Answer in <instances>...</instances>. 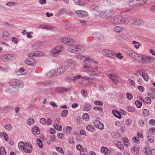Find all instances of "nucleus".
Instances as JSON below:
<instances>
[{
	"label": "nucleus",
	"instance_id": "2",
	"mask_svg": "<svg viewBox=\"0 0 155 155\" xmlns=\"http://www.w3.org/2000/svg\"><path fill=\"white\" fill-rule=\"evenodd\" d=\"M154 58L152 57L145 55H140L137 60L141 63L148 64L151 61L154 60Z\"/></svg>",
	"mask_w": 155,
	"mask_h": 155
},
{
	"label": "nucleus",
	"instance_id": "47",
	"mask_svg": "<svg viewBox=\"0 0 155 155\" xmlns=\"http://www.w3.org/2000/svg\"><path fill=\"white\" fill-rule=\"evenodd\" d=\"M142 76L145 81H148L149 77L148 75L146 73L143 72Z\"/></svg>",
	"mask_w": 155,
	"mask_h": 155
},
{
	"label": "nucleus",
	"instance_id": "11",
	"mask_svg": "<svg viewBox=\"0 0 155 155\" xmlns=\"http://www.w3.org/2000/svg\"><path fill=\"white\" fill-rule=\"evenodd\" d=\"M15 55L12 54H5L1 56V59L4 61L7 62L12 60L14 57Z\"/></svg>",
	"mask_w": 155,
	"mask_h": 155
},
{
	"label": "nucleus",
	"instance_id": "55",
	"mask_svg": "<svg viewBox=\"0 0 155 155\" xmlns=\"http://www.w3.org/2000/svg\"><path fill=\"white\" fill-rule=\"evenodd\" d=\"M127 110L128 111L130 112H134L135 111V109L132 106H129L127 107Z\"/></svg>",
	"mask_w": 155,
	"mask_h": 155
},
{
	"label": "nucleus",
	"instance_id": "6",
	"mask_svg": "<svg viewBox=\"0 0 155 155\" xmlns=\"http://www.w3.org/2000/svg\"><path fill=\"white\" fill-rule=\"evenodd\" d=\"M114 14L113 11L111 10H107L102 11L100 13V16L102 18L105 19L111 16Z\"/></svg>",
	"mask_w": 155,
	"mask_h": 155
},
{
	"label": "nucleus",
	"instance_id": "48",
	"mask_svg": "<svg viewBox=\"0 0 155 155\" xmlns=\"http://www.w3.org/2000/svg\"><path fill=\"white\" fill-rule=\"evenodd\" d=\"M133 141L135 143L138 144L140 143V138L137 137H134L133 138Z\"/></svg>",
	"mask_w": 155,
	"mask_h": 155
},
{
	"label": "nucleus",
	"instance_id": "54",
	"mask_svg": "<svg viewBox=\"0 0 155 155\" xmlns=\"http://www.w3.org/2000/svg\"><path fill=\"white\" fill-rule=\"evenodd\" d=\"M36 142L37 144L40 148H41L42 147L43 145L40 139H38Z\"/></svg>",
	"mask_w": 155,
	"mask_h": 155
},
{
	"label": "nucleus",
	"instance_id": "25",
	"mask_svg": "<svg viewBox=\"0 0 155 155\" xmlns=\"http://www.w3.org/2000/svg\"><path fill=\"white\" fill-rule=\"evenodd\" d=\"M66 61L69 65L72 67H74L77 64L76 61L72 59H68Z\"/></svg>",
	"mask_w": 155,
	"mask_h": 155
},
{
	"label": "nucleus",
	"instance_id": "37",
	"mask_svg": "<svg viewBox=\"0 0 155 155\" xmlns=\"http://www.w3.org/2000/svg\"><path fill=\"white\" fill-rule=\"evenodd\" d=\"M93 37L96 39H99L101 37V35L99 33L95 32L92 34Z\"/></svg>",
	"mask_w": 155,
	"mask_h": 155
},
{
	"label": "nucleus",
	"instance_id": "43",
	"mask_svg": "<svg viewBox=\"0 0 155 155\" xmlns=\"http://www.w3.org/2000/svg\"><path fill=\"white\" fill-rule=\"evenodd\" d=\"M116 145L117 147L120 150H123L124 148L123 144L120 141L117 142Z\"/></svg>",
	"mask_w": 155,
	"mask_h": 155
},
{
	"label": "nucleus",
	"instance_id": "10",
	"mask_svg": "<svg viewBox=\"0 0 155 155\" xmlns=\"http://www.w3.org/2000/svg\"><path fill=\"white\" fill-rule=\"evenodd\" d=\"M60 41L63 44L68 45H71L74 42V40L72 38L65 37L61 38Z\"/></svg>",
	"mask_w": 155,
	"mask_h": 155
},
{
	"label": "nucleus",
	"instance_id": "12",
	"mask_svg": "<svg viewBox=\"0 0 155 155\" xmlns=\"http://www.w3.org/2000/svg\"><path fill=\"white\" fill-rule=\"evenodd\" d=\"M100 118L97 117L94 122V124L95 127L101 130H103L104 128V124L100 121Z\"/></svg>",
	"mask_w": 155,
	"mask_h": 155
},
{
	"label": "nucleus",
	"instance_id": "56",
	"mask_svg": "<svg viewBox=\"0 0 155 155\" xmlns=\"http://www.w3.org/2000/svg\"><path fill=\"white\" fill-rule=\"evenodd\" d=\"M143 114L144 116L147 117L149 115V112L148 110L145 109L143 110Z\"/></svg>",
	"mask_w": 155,
	"mask_h": 155
},
{
	"label": "nucleus",
	"instance_id": "7",
	"mask_svg": "<svg viewBox=\"0 0 155 155\" xmlns=\"http://www.w3.org/2000/svg\"><path fill=\"white\" fill-rule=\"evenodd\" d=\"M102 54L104 56L112 59L115 58V52L113 50L104 49L102 52Z\"/></svg>",
	"mask_w": 155,
	"mask_h": 155
},
{
	"label": "nucleus",
	"instance_id": "8",
	"mask_svg": "<svg viewBox=\"0 0 155 155\" xmlns=\"http://www.w3.org/2000/svg\"><path fill=\"white\" fill-rule=\"evenodd\" d=\"M147 0H131L129 2V5L134 6L136 5H143L145 4Z\"/></svg>",
	"mask_w": 155,
	"mask_h": 155
},
{
	"label": "nucleus",
	"instance_id": "14",
	"mask_svg": "<svg viewBox=\"0 0 155 155\" xmlns=\"http://www.w3.org/2000/svg\"><path fill=\"white\" fill-rule=\"evenodd\" d=\"M88 61L92 63H97L96 61H94L91 58L89 57H87L85 58L83 61V68H85L86 66H88L87 65L88 63Z\"/></svg>",
	"mask_w": 155,
	"mask_h": 155
},
{
	"label": "nucleus",
	"instance_id": "49",
	"mask_svg": "<svg viewBox=\"0 0 155 155\" xmlns=\"http://www.w3.org/2000/svg\"><path fill=\"white\" fill-rule=\"evenodd\" d=\"M82 117L84 120L86 121H87L89 120V116L88 114L85 113L83 114Z\"/></svg>",
	"mask_w": 155,
	"mask_h": 155
},
{
	"label": "nucleus",
	"instance_id": "17",
	"mask_svg": "<svg viewBox=\"0 0 155 155\" xmlns=\"http://www.w3.org/2000/svg\"><path fill=\"white\" fill-rule=\"evenodd\" d=\"M68 67L66 66H63L57 69V73L58 75H61L64 72H65L68 69Z\"/></svg>",
	"mask_w": 155,
	"mask_h": 155
},
{
	"label": "nucleus",
	"instance_id": "63",
	"mask_svg": "<svg viewBox=\"0 0 155 155\" xmlns=\"http://www.w3.org/2000/svg\"><path fill=\"white\" fill-rule=\"evenodd\" d=\"M127 98L129 100H131L133 98L132 95L129 93H127L126 94Z\"/></svg>",
	"mask_w": 155,
	"mask_h": 155
},
{
	"label": "nucleus",
	"instance_id": "36",
	"mask_svg": "<svg viewBox=\"0 0 155 155\" xmlns=\"http://www.w3.org/2000/svg\"><path fill=\"white\" fill-rule=\"evenodd\" d=\"M32 131L33 133L34 134H39V129L38 127H34L32 129Z\"/></svg>",
	"mask_w": 155,
	"mask_h": 155
},
{
	"label": "nucleus",
	"instance_id": "4",
	"mask_svg": "<svg viewBox=\"0 0 155 155\" xmlns=\"http://www.w3.org/2000/svg\"><path fill=\"white\" fill-rule=\"evenodd\" d=\"M64 50V48L62 45L57 46L53 48L51 51V55L53 57H57L60 53Z\"/></svg>",
	"mask_w": 155,
	"mask_h": 155
},
{
	"label": "nucleus",
	"instance_id": "59",
	"mask_svg": "<svg viewBox=\"0 0 155 155\" xmlns=\"http://www.w3.org/2000/svg\"><path fill=\"white\" fill-rule=\"evenodd\" d=\"M56 140V137L54 135H51L50 136L49 141L51 142H55Z\"/></svg>",
	"mask_w": 155,
	"mask_h": 155
},
{
	"label": "nucleus",
	"instance_id": "24",
	"mask_svg": "<svg viewBox=\"0 0 155 155\" xmlns=\"http://www.w3.org/2000/svg\"><path fill=\"white\" fill-rule=\"evenodd\" d=\"M143 23V22L142 20L138 18H135V21L132 24H134L135 25H140Z\"/></svg>",
	"mask_w": 155,
	"mask_h": 155
},
{
	"label": "nucleus",
	"instance_id": "35",
	"mask_svg": "<svg viewBox=\"0 0 155 155\" xmlns=\"http://www.w3.org/2000/svg\"><path fill=\"white\" fill-rule=\"evenodd\" d=\"M152 150L148 147H145L143 150V152L146 155H148L151 154Z\"/></svg>",
	"mask_w": 155,
	"mask_h": 155
},
{
	"label": "nucleus",
	"instance_id": "51",
	"mask_svg": "<svg viewBox=\"0 0 155 155\" xmlns=\"http://www.w3.org/2000/svg\"><path fill=\"white\" fill-rule=\"evenodd\" d=\"M123 141L125 145L127 147L129 144V141L128 139L126 137H124L123 138Z\"/></svg>",
	"mask_w": 155,
	"mask_h": 155
},
{
	"label": "nucleus",
	"instance_id": "58",
	"mask_svg": "<svg viewBox=\"0 0 155 155\" xmlns=\"http://www.w3.org/2000/svg\"><path fill=\"white\" fill-rule=\"evenodd\" d=\"M144 101L148 104H150L151 102V100L149 97H146L145 98Z\"/></svg>",
	"mask_w": 155,
	"mask_h": 155
},
{
	"label": "nucleus",
	"instance_id": "52",
	"mask_svg": "<svg viewBox=\"0 0 155 155\" xmlns=\"http://www.w3.org/2000/svg\"><path fill=\"white\" fill-rule=\"evenodd\" d=\"M39 27L42 29H48L49 28V26H47L46 24L40 25Z\"/></svg>",
	"mask_w": 155,
	"mask_h": 155
},
{
	"label": "nucleus",
	"instance_id": "29",
	"mask_svg": "<svg viewBox=\"0 0 155 155\" xmlns=\"http://www.w3.org/2000/svg\"><path fill=\"white\" fill-rule=\"evenodd\" d=\"M134 21L135 18H133L132 17H127V19H126V21L124 23L126 24H130L131 25H134V24H132L134 22Z\"/></svg>",
	"mask_w": 155,
	"mask_h": 155
},
{
	"label": "nucleus",
	"instance_id": "44",
	"mask_svg": "<svg viewBox=\"0 0 155 155\" xmlns=\"http://www.w3.org/2000/svg\"><path fill=\"white\" fill-rule=\"evenodd\" d=\"M54 127L56 130L61 131L62 129V127L61 126L58 125L57 123H55L54 124Z\"/></svg>",
	"mask_w": 155,
	"mask_h": 155
},
{
	"label": "nucleus",
	"instance_id": "46",
	"mask_svg": "<svg viewBox=\"0 0 155 155\" xmlns=\"http://www.w3.org/2000/svg\"><path fill=\"white\" fill-rule=\"evenodd\" d=\"M2 137H4L5 140L8 142L9 141L8 137L7 134L4 132H3V134H2Z\"/></svg>",
	"mask_w": 155,
	"mask_h": 155
},
{
	"label": "nucleus",
	"instance_id": "39",
	"mask_svg": "<svg viewBox=\"0 0 155 155\" xmlns=\"http://www.w3.org/2000/svg\"><path fill=\"white\" fill-rule=\"evenodd\" d=\"M4 128L7 131L11 130L12 128V125L9 124H7L4 127Z\"/></svg>",
	"mask_w": 155,
	"mask_h": 155
},
{
	"label": "nucleus",
	"instance_id": "64",
	"mask_svg": "<svg viewBox=\"0 0 155 155\" xmlns=\"http://www.w3.org/2000/svg\"><path fill=\"white\" fill-rule=\"evenodd\" d=\"M149 132L152 134H155V129L154 128H152L149 129Z\"/></svg>",
	"mask_w": 155,
	"mask_h": 155
},
{
	"label": "nucleus",
	"instance_id": "45",
	"mask_svg": "<svg viewBox=\"0 0 155 155\" xmlns=\"http://www.w3.org/2000/svg\"><path fill=\"white\" fill-rule=\"evenodd\" d=\"M27 122L28 124L29 125L31 126V125H32L34 124V120L32 118H29L27 120Z\"/></svg>",
	"mask_w": 155,
	"mask_h": 155
},
{
	"label": "nucleus",
	"instance_id": "41",
	"mask_svg": "<svg viewBox=\"0 0 155 155\" xmlns=\"http://www.w3.org/2000/svg\"><path fill=\"white\" fill-rule=\"evenodd\" d=\"M86 128L88 131L92 132L94 131L95 127L92 125H88L86 127Z\"/></svg>",
	"mask_w": 155,
	"mask_h": 155
},
{
	"label": "nucleus",
	"instance_id": "34",
	"mask_svg": "<svg viewBox=\"0 0 155 155\" xmlns=\"http://www.w3.org/2000/svg\"><path fill=\"white\" fill-rule=\"evenodd\" d=\"M132 153L134 154H137L139 153V148L136 147H133L131 149Z\"/></svg>",
	"mask_w": 155,
	"mask_h": 155
},
{
	"label": "nucleus",
	"instance_id": "1",
	"mask_svg": "<svg viewBox=\"0 0 155 155\" xmlns=\"http://www.w3.org/2000/svg\"><path fill=\"white\" fill-rule=\"evenodd\" d=\"M84 71L87 72H90V74L93 76L98 75L101 74V68L97 66H95L94 68H93L91 65L86 66L83 68Z\"/></svg>",
	"mask_w": 155,
	"mask_h": 155
},
{
	"label": "nucleus",
	"instance_id": "33",
	"mask_svg": "<svg viewBox=\"0 0 155 155\" xmlns=\"http://www.w3.org/2000/svg\"><path fill=\"white\" fill-rule=\"evenodd\" d=\"M55 90L57 92L59 93H61L67 91V89L63 87H57L56 88Z\"/></svg>",
	"mask_w": 155,
	"mask_h": 155
},
{
	"label": "nucleus",
	"instance_id": "16",
	"mask_svg": "<svg viewBox=\"0 0 155 155\" xmlns=\"http://www.w3.org/2000/svg\"><path fill=\"white\" fill-rule=\"evenodd\" d=\"M43 43L41 42H36L33 43L31 46V48L33 50L38 49L40 48L42 45Z\"/></svg>",
	"mask_w": 155,
	"mask_h": 155
},
{
	"label": "nucleus",
	"instance_id": "19",
	"mask_svg": "<svg viewBox=\"0 0 155 155\" xmlns=\"http://www.w3.org/2000/svg\"><path fill=\"white\" fill-rule=\"evenodd\" d=\"M27 72V70L23 68H20L19 70L15 72V74L18 76L24 75Z\"/></svg>",
	"mask_w": 155,
	"mask_h": 155
},
{
	"label": "nucleus",
	"instance_id": "9",
	"mask_svg": "<svg viewBox=\"0 0 155 155\" xmlns=\"http://www.w3.org/2000/svg\"><path fill=\"white\" fill-rule=\"evenodd\" d=\"M5 92L11 94H14L18 92V89L16 87L10 85L6 87Z\"/></svg>",
	"mask_w": 155,
	"mask_h": 155
},
{
	"label": "nucleus",
	"instance_id": "42",
	"mask_svg": "<svg viewBox=\"0 0 155 155\" xmlns=\"http://www.w3.org/2000/svg\"><path fill=\"white\" fill-rule=\"evenodd\" d=\"M132 43L135 45H134V47L137 49H138L139 47L141 46L140 44L138 42L136 41H132Z\"/></svg>",
	"mask_w": 155,
	"mask_h": 155
},
{
	"label": "nucleus",
	"instance_id": "60",
	"mask_svg": "<svg viewBox=\"0 0 155 155\" xmlns=\"http://www.w3.org/2000/svg\"><path fill=\"white\" fill-rule=\"evenodd\" d=\"M91 107V106L90 105L87 104L84 106V110L85 111H88L90 110Z\"/></svg>",
	"mask_w": 155,
	"mask_h": 155
},
{
	"label": "nucleus",
	"instance_id": "53",
	"mask_svg": "<svg viewBox=\"0 0 155 155\" xmlns=\"http://www.w3.org/2000/svg\"><path fill=\"white\" fill-rule=\"evenodd\" d=\"M137 107L138 108H140L142 105V103L138 100H136L135 102Z\"/></svg>",
	"mask_w": 155,
	"mask_h": 155
},
{
	"label": "nucleus",
	"instance_id": "20",
	"mask_svg": "<svg viewBox=\"0 0 155 155\" xmlns=\"http://www.w3.org/2000/svg\"><path fill=\"white\" fill-rule=\"evenodd\" d=\"M77 45H70L68 48V50L69 52L77 54Z\"/></svg>",
	"mask_w": 155,
	"mask_h": 155
},
{
	"label": "nucleus",
	"instance_id": "57",
	"mask_svg": "<svg viewBox=\"0 0 155 155\" xmlns=\"http://www.w3.org/2000/svg\"><path fill=\"white\" fill-rule=\"evenodd\" d=\"M116 57L118 59H121L124 58L123 56L122 55V54L120 53H115Z\"/></svg>",
	"mask_w": 155,
	"mask_h": 155
},
{
	"label": "nucleus",
	"instance_id": "32",
	"mask_svg": "<svg viewBox=\"0 0 155 155\" xmlns=\"http://www.w3.org/2000/svg\"><path fill=\"white\" fill-rule=\"evenodd\" d=\"M25 144L23 141L19 142L18 144V147L19 149L21 151H23Z\"/></svg>",
	"mask_w": 155,
	"mask_h": 155
},
{
	"label": "nucleus",
	"instance_id": "27",
	"mask_svg": "<svg viewBox=\"0 0 155 155\" xmlns=\"http://www.w3.org/2000/svg\"><path fill=\"white\" fill-rule=\"evenodd\" d=\"M58 75V74L57 73V71L55 70H52L47 73V76L50 77H55Z\"/></svg>",
	"mask_w": 155,
	"mask_h": 155
},
{
	"label": "nucleus",
	"instance_id": "38",
	"mask_svg": "<svg viewBox=\"0 0 155 155\" xmlns=\"http://www.w3.org/2000/svg\"><path fill=\"white\" fill-rule=\"evenodd\" d=\"M112 112L113 114L116 117H117L119 119L121 118V116L120 114L119 113L115 110H113Z\"/></svg>",
	"mask_w": 155,
	"mask_h": 155
},
{
	"label": "nucleus",
	"instance_id": "15",
	"mask_svg": "<svg viewBox=\"0 0 155 155\" xmlns=\"http://www.w3.org/2000/svg\"><path fill=\"white\" fill-rule=\"evenodd\" d=\"M32 147L30 143H26L25 144L23 151L25 152L26 153H30L32 152Z\"/></svg>",
	"mask_w": 155,
	"mask_h": 155
},
{
	"label": "nucleus",
	"instance_id": "5",
	"mask_svg": "<svg viewBox=\"0 0 155 155\" xmlns=\"http://www.w3.org/2000/svg\"><path fill=\"white\" fill-rule=\"evenodd\" d=\"M9 85L15 87H23L24 86V83L18 79H13L9 81Z\"/></svg>",
	"mask_w": 155,
	"mask_h": 155
},
{
	"label": "nucleus",
	"instance_id": "62",
	"mask_svg": "<svg viewBox=\"0 0 155 155\" xmlns=\"http://www.w3.org/2000/svg\"><path fill=\"white\" fill-rule=\"evenodd\" d=\"M0 152L2 153V154H6V151L4 147L2 146L0 148Z\"/></svg>",
	"mask_w": 155,
	"mask_h": 155
},
{
	"label": "nucleus",
	"instance_id": "26",
	"mask_svg": "<svg viewBox=\"0 0 155 155\" xmlns=\"http://www.w3.org/2000/svg\"><path fill=\"white\" fill-rule=\"evenodd\" d=\"M10 35L8 32L6 31H5L3 32V34L2 36V39L5 41L9 40Z\"/></svg>",
	"mask_w": 155,
	"mask_h": 155
},
{
	"label": "nucleus",
	"instance_id": "3",
	"mask_svg": "<svg viewBox=\"0 0 155 155\" xmlns=\"http://www.w3.org/2000/svg\"><path fill=\"white\" fill-rule=\"evenodd\" d=\"M110 21L113 24H122L125 22L126 19L123 17L118 16L111 18Z\"/></svg>",
	"mask_w": 155,
	"mask_h": 155
},
{
	"label": "nucleus",
	"instance_id": "22",
	"mask_svg": "<svg viewBox=\"0 0 155 155\" xmlns=\"http://www.w3.org/2000/svg\"><path fill=\"white\" fill-rule=\"evenodd\" d=\"M77 54L83 52L85 50L84 47L81 45H77Z\"/></svg>",
	"mask_w": 155,
	"mask_h": 155
},
{
	"label": "nucleus",
	"instance_id": "61",
	"mask_svg": "<svg viewBox=\"0 0 155 155\" xmlns=\"http://www.w3.org/2000/svg\"><path fill=\"white\" fill-rule=\"evenodd\" d=\"M68 113V110H65L62 111L61 116L63 117H65L66 116Z\"/></svg>",
	"mask_w": 155,
	"mask_h": 155
},
{
	"label": "nucleus",
	"instance_id": "50",
	"mask_svg": "<svg viewBox=\"0 0 155 155\" xmlns=\"http://www.w3.org/2000/svg\"><path fill=\"white\" fill-rule=\"evenodd\" d=\"M80 154L81 155H87V151L85 148L82 149L80 151Z\"/></svg>",
	"mask_w": 155,
	"mask_h": 155
},
{
	"label": "nucleus",
	"instance_id": "23",
	"mask_svg": "<svg viewBox=\"0 0 155 155\" xmlns=\"http://www.w3.org/2000/svg\"><path fill=\"white\" fill-rule=\"evenodd\" d=\"M128 54L130 57L135 58L137 60L138 58H139L140 55L139 54H137L131 51H128Z\"/></svg>",
	"mask_w": 155,
	"mask_h": 155
},
{
	"label": "nucleus",
	"instance_id": "31",
	"mask_svg": "<svg viewBox=\"0 0 155 155\" xmlns=\"http://www.w3.org/2000/svg\"><path fill=\"white\" fill-rule=\"evenodd\" d=\"M123 27L120 26H116L114 27L113 30L114 31L117 33L123 31Z\"/></svg>",
	"mask_w": 155,
	"mask_h": 155
},
{
	"label": "nucleus",
	"instance_id": "13",
	"mask_svg": "<svg viewBox=\"0 0 155 155\" xmlns=\"http://www.w3.org/2000/svg\"><path fill=\"white\" fill-rule=\"evenodd\" d=\"M78 16L82 18H85L88 15V12L84 10H80L75 11Z\"/></svg>",
	"mask_w": 155,
	"mask_h": 155
},
{
	"label": "nucleus",
	"instance_id": "28",
	"mask_svg": "<svg viewBox=\"0 0 155 155\" xmlns=\"http://www.w3.org/2000/svg\"><path fill=\"white\" fill-rule=\"evenodd\" d=\"M101 152L106 155H110V152L108 149L104 147H102L101 149Z\"/></svg>",
	"mask_w": 155,
	"mask_h": 155
},
{
	"label": "nucleus",
	"instance_id": "30",
	"mask_svg": "<svg viewBox=\"0 0 155 155\" xmlns=\"http://www.w3.org/2000/svg\"><path fill=\"white\" fill-rule=\"evenodd\" d=\"M90 8L91 10L93 11L97 12H99L100 10L98 7L94 5H91L90 6Z\"/></svg>",
	"mask_w": 155,
	"mask_h": 155
},
{
	"label": "nucleus",
	"instance_id": "18",
	"mask_svg": "<svg viewBox=\"0 0 155 155\" xmlns=\"http://www.w3.org/2000/svg\"><path fill=\"white\" fill-rule=\"evenodd\" d=\"M25 62L26 64L30 65H34L37 63L36 61L32 58L26 59Z\"/></svg>",
	"mask_w": 155,
	"mask_h": 155
},
{
	"label": "nucleus",
	"instance_id": "21",
	"mask_svg": "<svg viewBox=\"0 0 155 155\" xmlns=\"http://www.w3.org/2000/svg\"><path fill=\"white\" fill-rule=\"evenodd\" d=\"M81 78L86 80H88L90 79V78L89 77L86 76L83 77L80 75L73 76L71 78V79L73 81H75Z\"/></svg>",
	"mask_w": 155,
	"mask_h": 155
},
{
	"label": "nucleus",
	"instance_id": "40",
	"mask_svg": "<svg viewBox=\"0 0 155 155\" xmlns=\"http://www.w3.org/2000/svg\"><path fill=\"white\" fill-rule=\"evenodd\" d=\"M44 55L43 52L41 51H37L35 52V56L36 57H42Z\"/></svg>",
	"mask_w": 155,
	"mask_h": 155
}]
</instances>
